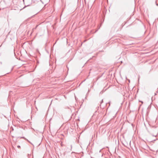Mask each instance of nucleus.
<instances>
[{
    "instance_id": "1",
    "label": "nucleus",
    "mask_w": 158,
    "mask_h": 158,
    "mask_svg": "<svg viewBox=\"0 0 158 158\" xmlns=\"http://www.w3.org/2000/svg\"><path fill=\"white\" fill-rule=\"evenodd\" d=\"M24 3L25 4V6L23 7V9L25 8L26 7L29 6L31 5L32 3V0H23Z\"/></svg>"
},
{
    "instance_id": "2",
    "label": "nucleus",
    "mask_w": 158,
    "mask_h": 158,
    "mask_svg": "<svg viewBox=\"0 0 158 158\" xmlns=\"http://www.w3.org/2000/svg\"><path fill=\"white\" fill-rule=\"evenodd\" d=\"M38 25H36V27H35V28H33V29L32 30H33V31H34V30H35V29L37 28V27H38Z\"/></svg>"
},
{
    "instance_id": "3",
    "label": "nucleus",
    "mask_w": 158,
    "mask_h": 158,
    "mask_svg": "<svg viewBox=\"0 0 158 158\" xmlns=\"http://www.w3.org/2000/svg\"><path fill=\"white\" fill-rule=\"evenodd\" d=\"M17 147L18 148H19L20 147V146H19V145H18L17 146Z\"/></svg>"
},
{
    "instance_id": "4",
    "label": "nucleus",
    "mask_w": 158,
    "mask_h": 158,
    "mask_svg": "<svg viewBox=\"0 0 158 158\" xmlns=\"http://www.w3.org/2000/svg\"><path fill=\"white\" fill-rule=\"evenodd\" d=\"M103 102V99H102V101H101V104L102 103V102Z\"/></svg>"
},
{
    "instance_id": "5",
    "label": "nucleus",
    "mask_w": 158,
    "mask_h": 158,
    "mask_svg": "<svg viewBox=\"0 0 158 158\" xmlns=\"http://www.w3.org/2000/svg\"><path fill=\"white\" fill-rule=\"evenodd\" d=\"M71 148H72V145H71Z\"/></svg>"
},
{
    "instance_id": "6",
    "label": "nucleus",
    "mask_w": 158,
    "mask_h": 158,
    "mask_svg": "<svg viewBox=\"0 0 158 158\" xmlns=\"http://www.w3.org/2000/svg\"><path fill=\"white\" fill-rule=\"evenodd\" d=\"M101 151V150H100V151H99V152H100Z\"/></svg>"
},
{
    "instance_id": "7",
    "label": "nucleus",
    "mask_w": 158,
    "mask_h": 158,
    "mask_svg": "<svg viewBox=\"0 0 158 158\" xmlns=\"http://www.w3.org/2000/svg\"><path fill=\"white\" fill-rule=\"evenodd\" d=\"M156 5H157V6H158V4H156Z\"/></svg>"
}]
</instances>
